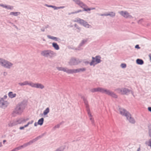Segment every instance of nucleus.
Here are the masks:
<instances>
[{
	"mask_svg": "<svg viewBox=\"0 0 151 151\" xmlns=\"http://www.w3.org/2000/svg\"><path fill=\"white\" fill-rule=\"evenodd\" d=\"M57 69L60 70H63L65 72H67L69 73H76L77 72H79L81 71H83L86 70L85 68H80L75 70H68L67 68H65L62 67H58Z\"/></svg>",
	"mask_w": 151,
	"mask_h": 151,
	"instance_id": "f257e3e1",
	"label": "nucleus"
},
{
	"mask_svg": "<svg viewBox=\"0 0 151 151\" xmlns=\"http://www.w3.org/2000/svg\"><path fill=\"white\" fill-rule=\"evenodd\" d=\"M24 108V106L22 105L17 106L14 112L16 114H21L23 112Z\"/></svg>",
	"mask_w": 151,
	"mask_h": 151,
	"instance_id": "f03ea898",
	"label": "nucleus"
},
{
	"mask_svg": "<svg viewBox=\"0 0 151 151\" xmlns=\"http://www.w3.org/2000/svg\"><path fill=\"white\" fill-rule=\"evenodd\" d=\"M0 63L2 66L7 68H9L12 65V64L11 63L2 59H0Z\"/></svg>",
	"mask_w": 151,
	"mask_h": 151,
	"instance_id": "7ed1b4c3",
	"label": "nucleus"
},
{
	"mask_svg": "<svg viewBox=\"0 0 151 151\" xmlns=\"http://www.w3.org/2000/svg\"><path fill=\"white\" fill-rule=\"evenodd\" d=\"M91 91L92 92L99 91L102 93H105L107 94L109 93V90L101 88H98L92 89L91 90Z\"/></svg>",
	"mask_w": 151,
	"mask_h": 151,
	"instance_id": "20e7f679",
	"label": "nucleus"
},
{
	"mask_svg": "<svg viewBox=\"0 0 151 151\" xmlns=\"http://www.w3.org/2000/svg\"><path fill=\"white\" fill-rule=\"evenodd\" d=\"M92 59V60L90 64L91 65H94L99 63L101 61L100 58L99 56H96L95 58L93 57Z\"/></svg>",
	"mask_w": 151,
	"mask_h": 151,
	"instance_id": "39448f33",
	"label": "nucleus"
},
{
	"mask_svg": "<svg viewBox=\"0 0 151 151\" xmlns=\"http://www.w3.org/2000/svg\"><path fill=\"white\" fill-rule=\"evenodd\" d=\"M31 86L37 88L42 89L44 88V86L40 83H34L32 82L29 83L28 84Z\"/></svg>",
	"mask_w": 151,
	"mask_h": 151,
	"instance_id": "423d86ee",
	"label": "nucleus"
},
{
	"mask_svg": "<svg viewBox=\"0 0 151 151\" xmlns=\"http://www.w3.org/2000/svg\"><path fill=\"white\" fill-rule=\"evenodd\" d=\"M41 54L44 56L48 57L53 55V52L50 50H44L41 52Z\"/></svg>",
	"mask_w": 151,
	"mask_h": 151,
	"instance_id": "0eeeda50",
	"label": "nucleus"
},
{
	"mask_svg": "<svg viewBox=\"0 0 151 151\" xmlns=\"http://www.w3.org/2000/svg\"><path fill=\"white\" fill-rule=\"evenodd\" d=\"M78 22L85 27L89 28L90 26L86 22L84 21L83 19H79L78 20Z\"/></svg>",
	"mask_w": 151,
	"mask_h": 151,
	"instance_id": "6e6552de",
	"label": "nucleus"
},
{
	"mask_svg": "<svg viewBox=\"0 0 151 151\" xmlns=\"http://www.w3.org/2000/svg\"><path fill=\"white\" fill-rule=\"evenodd\" d=\"M119 13L123 17L126 18H127L130 17H132V16L129 14V13L127 12L126 11H121L119 12Z\"/></svg>",
	"mask_w": 151,
	"mask_h": 151,
	"instance_id": "1a4fd4ad",
	"label": "nucleus"
},
{
	"mask_svg": "<svg viewBox=\"0 0 151 151\" xmlns=\"http://www.w3.org/2000/svg\"><path fill=\"white\" fill-rule=\"evenodd\" d=\"M119 112L121 115L125 116L126 117L129 114L127 111L123 108H119Z\"/></svg>",
	"mask_w": 151,
	"mask_h": 151,
	"instance_id": "9d476101",
	"label": "nucleus"
},
{
	"mask_svg": "<svg viewBox=\"0 0 151 151\" xmlns=\"http://www.w3.org/2000/svg\"><path fill=\"white\" fill-rule=\"evenodd\" d=\"M22 123L20 119H18L12 122H10L9 124V126L11 127L12 126L17 124H20Z\"/></svg>",
	"mask_w": 151,
	"mask_h": 151,
	"instance_id": "9b49d317",
	"label": "nucleus"
},
{
	"mask_svg": "<svg viewBox=\"0 0 151 151\" xmlns=\"http://www.w3.org/2000/svg\"><path fill=\"white\" fill-rule=\"evenodd\" d=\"M127 119H128L129 122L132 124H134L135 122L134 119L131 117V115L129 113L126 116Z\"/></svg>",
	"mask_w": 151,
	"mask_h": 151,
	"instance_id": "f8f14e48",
	"label": "nucleus"
},
{
	"mask_svg": "<svg viewBox=\"0 0 151 151\" xmlns=\"http://www.w3.org/2000/svg\"><path fill=\"white\" fill-rule=\"evenodd\" d=\"M118 92L122 94H124L129 92L128 90L125 88H123L121 89L118 90Z\"/></svg>",
	"mask_w": 151,
	"mask_h": 151,
	"instance_id": "ddd939ff",
	"label": "nucleus"
},
{
	"mask_svg": "<svg viewBox=\"0 0 151 151\" xmlns=\"http://www.w3.org/2000/svg\"><path fill=\"white\" fill-rule=\"evenodd\" d=\"M73 1L81 7L83 8L85 7V5L80 0H73Z\"/></svg>",
	"mask_w": 151,
	"mask_h": 151,
	"instance_id": "4468645a",
	"label": "nucleus"
},
{
	"mask_svg": "<svg viewBox=\"0 0 151 151\" xmlns=\"http://www.w3.org/2000/svg\"><path fill=\"white\" fill-rule=\"evenodd\" d=\"M115 14L113 12H111L108 14H104L101 15L102 16H110L111 17H113L115 16Z\"/></svg>",
	"mask_w": 151,
	"mask_h": 151,
	"instance_id": "2eb2a0df",
	"label": "nucleus"
},
{
	"mask_svg": "<svg viewBox=\"0 0 151 151\" xmlns=\"http://www.w3.org/2000/svg\"><path fill=\"white\" fill-rule=\"evenodd\" d=\"M53 47L56 50H58L59 49V47L58 45L56 43H53L52 44Z\"/></svg>",
	"mask_w": 151,
	"mask_h": 151,
	"instance_id": "dca6fc26",
	"label": "nucleus"
},
{
	"mask_svg": "<svg viewBox=\"0 0 151 151\" xmlns=\"http://www.w3.org/2000/svg\"><path fill=\"white\" fill-rule=\"evenodd\" d=\"M8 95L11 98H13L15 97L16 95L15 93L13 94L12 92H10L9 93Z\"/></svg>",
	"mask_w": 151,
	"mask_h": 151,
	"instance_id": "f3484780",
	"label": "nucleus"
},
{
	"mask_svg": "<svg viewBox=\"0 0 151 151\" xmlns=\"http://www.w3.org/2000/svg\"><path fill=\"white\" fill-rule=\"evenodd\" d=\"M88 114L89 115V116L90 118V120L91 121V122L93 123L94 122V120L93 119V118L92 116L91 115V113L89 111H88Z\"/></svg>",
	"mask_w": 151,
	"mask_h": 151,
	"instance_id": "a211bd4d",
	"label": "nucleus"
},
{
	"mask_svg": "<svg viewBox=\"0 0 151 151\" xmlns=\"http://www.w3.org/2000/svg\"><path fill=\"white\" fill-rule=\"evenodd\" d=\"M136 62L137 64L139 65H142L144 63L143 60L140 59H137L136 60Z\"/></svg>",
	"mask_w": 151,
	"mask_h": 151,
	"instance_id": "6ab92c4d",
	"label": "nucleus"
},
{
	"mask_svg": "<svg viewBox=\"0 0 151 151\" xmlns=\"http://www.w3.org/2000/svg\"><path fill=\"white\" fill-rule=\"evenodd\" d=\"M20 14V13L19 12H11L10 14V15H13L14 16H17L19 14Z\"/></svg>",
	"mask_w": 151,
	"mask_h": 151,
	"instance_id": "aec40b11",
	"label": "nucleus"
},
{
	"mask_svg": "<svg viewBox=\"0 0 151 151\" xmlns=\"http://www.w3.org/2000/svg\"><path fill=\"white\" fill-rule=\"evenodd\" d=\"M109 93L107 94L108 95H109L114 98H116L117 97V96L116 95L110 91H109Z\"/></svg>",
	"mask_w": 151,
	"mask_h": 151,
	"instance_id": "412c9836",
	"label": "nucleus"
},
{
	"mask_svg": "<svg viewBox=\"0 0 151 151\" xmlns=\"http://www.w3.org/2000/svg\"><path fill=\"white\" fill-rule=\"evenodd\" d=\"M44 121V119L43 118H41L40 119H39L38 122V124H39L40 125H41L42 124Z\"/></svg>",
	"mask_w": 151,
	"mask_h": 151,
	"instance_id": "4be33fe9",
	"label": "nucleus"
},
{
	"mask_svg": "<svg viewBox=\"0 0 151 151\" xmlns=\"http://www.w3.org/2000/svg\"><path fill=\"white\" fill-rule=\"evenodd\" d=\"M47 37L49 39H50L55 41H57L58 40L57 38L53 36H51L50 35H48Z\"/></svg>",
	"mask_w": 151,
	"mask_h": 151,
	"instance_id": "5701e85b",
	"label": "nucleus"
},
{
	"mask_svg": "<svg viewBox=\"0 0 151 151\" xmlns=\"http://www.w3.org/2000/svg\"><path fill=\"white\" fill-rule=\"evenodd\" d=\"M49 108H47L44 111L43 114L45 115L47 114L49 112Z\"/></svg>",
	"mask_w": 151,
	"mask_h": 151,
	"instance_id": "b1692460",
	"label": "nucleus"
},
{
	"mask_svg": "<svg viewBox=\"0 0 151 151\" xmlns=\"http://www.w3.org/2000/svg\"><path fill=\"white\" fill-rule=\"evenodd\" d=\"M28 84H29V82L27 81H26L23 83H19V84L20 86L26 85H28Z\"/></svg>",
	"mask_w": 151,
	"mask_h": 151,
	"instance_id": "393cba45",
	"label": "nucleus"
},
{
	"mask_svg": "<svg viewBox=\"0 0 151 151\" xmlns=\"http://www.w3.org/2000/svg\"><path fill=\"white\" fill-rule=\"evenodd\" d=\"M26 146V145H22V146H21L20 147H18L17 148H15L14 149V151H16V150H19L20 149H21L23 147H25Z\"/></svg>",
	"mask_w": 151,
	"mask_h": 151,
	"instance_id": "a878e982",
	"label": "nucleus"
},
{
	"mask_svg": "<svg viewBox=\"0 0 151 151\" xmlns=\"http://www.w3.org/2000/svg\"><path fill=\"white\" fill-rule=\"evenodd\" d=\"M33 121H32L31 122H28V123L27 124L24 125V128H25V127H28L29 124H32L33 123Z\"/></svg>",
	"mask_w": 151,
	"mask_h": 151,
	"instance_id": "bb28decb",
	"label": "nucleus"
},
{
	"mask_svg": "<svg viewBox=\"0 0 151 151\" xmlns=\"http://www.w3.org/2000/svg\"><path fill=\"white\" fill-rule=\"evenodd\" d=\"M83 9H84V10L85 11H90L91 10L94 9H95L94 8H92L91 9L89 8H84Z\"/></svg>",
	"mask_w": 151,
	"mask_h": 151,
	"instance_id": "cd10ccee",
	"label": "nucleus"
},
{
	"mask_svg": "<svg viewBox=\"0 0 151 151\" xmlns=\"http://www.w3.org/2000/svg\"><path fill=\"white\" fill-rule=\"evenodd\" d=\"M121 66L122 68H125L126 66V65L125 64L122 63L121 64Z\"/></svg>",
	"mask_w": 151,
	"mask_h": 151,
	"instance_id": "c85d7f7f",
	"label": "nucleus"
},
{
	"mask_svg": "<svg viewBox=\"0 0 151 151\" xmlns=\"http://www.w3.org/2000/svg\"><path fill=\"white\" fill-rule=\"evenodd\" d=\"M75 61V60H72L70 62V64L71 65H75V64L74 63H72L74 61Z\"/></svg>",
	"mask_w": 151,
	"mask_h": 151,
	"instance_id": "c756f323",
	"label": "nucleus"
},
{
	"mask_svg": "<svg viewBox=\"0 0 151 151\" xmlns=\"http://www.w3.org/2000/svg\"><path fill=\"white\" fill-rule=\"evenodd\" d=\"M81 12V10H78V11H76L74 12H73L72 13V14H75V13H78V12Z\"/></svg>",
	"mask_w": 151,
	"mask_h": 151,
	"instance_id": "7c9ffc66",
	"label": "nucleus"
},
{
	"mask_svg": "<svg viewBox=\"0 0 151 151\" xmlns=\"http://www.w3.org/2000/svg\"><path fill=\"white\" fill-rule=\"evenodd\" d=\"M13 7L11 6H8L7 9H13Z\"/></svg>",
	"mask_w": 151,
	"mask_h": 151,
	"instance_id": "2f4dec72",
	"label": "nucleus"
},
{
	"mask_svg": "<svg viewBox=\"0 0 151 151\" xmlns=\"http://www.w3.org/2000/svg\"><path fill=\"white\" fill-rule=\"evenodd\" d=\"M135 48L137 49H139L140 48L138 45H136L135 46Z\"/></svg>",
	"mask_w": 151,
	"mask_h": 151,
	"instance_id": "473e14b6",
	"label": "nucleus"
},
{
	"mask_svg": "<svg viewBox=\"0 0 151 151\" xmlns=\"http://www.w3.org/2000/svg\"><path fill=\"white\" fill-rule=\"evenodd\" d=\"M51 7L54 8L55 9H57V7L55 6H51Z\"/></svg>",
	"mask_w": 151,
	"mask_h": 151,
	"instance_id": "72a5a7b5",
	"label": "nucleus"
},
{
	"mask_svg": "<svg viewBox=\"0 0 151 151\" xmlns=\"http://www.w3.org/2000/svg\"><path fill=\"white\" fill-rule=\"evenodd\" d=\"M51 7L54 8L55 9H57V7L55 6H51Z\"/></svg>",
	"mask_w": 151,
	"mask_h": 151,
	"instance_id": "f704fd0d",
	"label": "nucleus"
},
{
	"mask_svg": "<svg viewBox=\"0 0 151 151\" xmlns=\"http://www.w3.org/2000/svg\"><path fill=\"white\" fill-rule=\"evenodd\" d=\"M51 7L54 8L55 9H57V7L55 6H51Z\"/></svg>",
	"mask_w": 151,
	"mask_h": 151,
	"instance_id": "c9c22d12",
	"label": "nucleus"
},
{
	"mask_svg": "<svg viewBox=\"0 0 151 151\" xmlns=\"http://www.w3.org/2000/svg\"><path fill=\"white\" fill-rule=\"evenodd\" d=\"M24 128V126H23V127H20L19 128V129L21 130H22V129H23Z\"/></svg>",
	"mask_w": 151,
	"mask_h": 151,
	"instance_id": "e433bc0d",
	"label": "nucleus"
},
{
	"mask_svg": "<svg viewBox=\"0 0 151 151\" xmlns=\"http://www.w3.org/2000/svg\"><path fill=\"white\" fill-rule=\"evenodd\" d=\"M148 110L151 112V107H149L148 108Z\"/></svg>",
	"mask_w": 151,
	"mask_h": 151,
	"instance_id": "4c0bfd02",
	"label": "nucleus"
},
{
	"mask_svg": "<svg viewBox=\"0 0 151 151\" xmlns=\"http://www.w3.org/2000/svg\"><path fill=\"white\" fill-rule=\"evenodd\" d=\"M64 7H63V6H61V7H58V9L63 8Z\"/></svg>",
	"mask_w": 151,
	"mask_h": 151,
	"instance_id": "58836bf2",
	"label": "nucleus"
},
{
	"mask_svg": "<svg viewBox=\"0 0 151 151\" xmlns=\"http://www.w3.org/2000/svg\"><path fill=\"white\" fill-rule=\"evenodd\" d=\"M0 6H2L4 7V5L3 4H1L0 5Z\"/></svg>",
	"mask_w": 151,
	"mask_h": 151,
	"instance_id": "ea45409f",
	"label": "nucleus"
},
{
	"mask_svg": "<svg viewBox=\"0 0 151 151\" xmlns=\"http://www.w3.org/2000/svg\"><path fill=\"white\" fill-rule=\"evenodd\" d=\"M140 147H139L138 148V149L137 151H140Z\"/></svg>",
	"mask_w": 151,
	"mask_h": 151,
	"instance_id": "a19ab883",
	"label": "nucleus"
},
{
	"mask_svg": "<svg viewBox=\"0 0 151 151\" xmlns=\"http://www.w3.org/2000/svg\"><path fill=\"white\" fill-rule=\"evenodd\" d=\"M7 6H8L6 5H4V7L7 9Z\"/></svg>",
	"mask_w": 151,
	"mask_h": 151,
	"instance_id": "79ce46f5",
	"label": "nucleus"
},
{
	"mask_svg": "<svg viewBox=\"0 0 151 151\" xmlns=\"http://www.w3.org/2000/svg\"><path fill=\"white\" fill-rule=\"evenodd\" d=\"M2 146V143L1 142H0V147H1Z\"/></svg>",
	"mask_w": 151,
	"mask_h": 151,
	"instance_id": "37998d69",
	"label": "nucleus"
},
{
	"mask_svg": "<svg viewBox=\"0 0 151 151\" xmlns=\"http://www.w3.org/2000/svg\"><path fill=\"white\" fill-rule=\"evenodd\" d=\"M37 125V123H35V126H36Z\"/></svg>",
	"mask_w": 151,
	"mask_h": 151,
	"instance_id": "c03bdc74",
	"label": "nucleus"
},
{
	"mask_svg": "<svg viewBox=\"0 0 151 151\" xmlns=\"http://www.w3.org/2000/svg\"><path fill=\"white\" fill-rule=\"evenodd\" d=\"M46 6H48V7H51V5H50V6H48V5H46Z\"/></svg>",
	"mask_w": 151,
	"mask_h": 151,
	"instance_id": "a18cd8bd",
	"label": "nucleus"
},
{
	"mask_svg": "<svg viewBox=\"0 0 151 151\" xmlns=\"http://www.w3.org/2000/svg\"><path fill=\"white\" fill-rule=\"evenodd\" d=\"M6 142V140H3V143H4L5 142Z\"/></svg>",
	"mask_w": 151,
	"mask_h": 151,
	"instance_id": "49530a36",
	"label": "nucleus"
},
{
	"mask_svg": "<svg viewBox=\"0 0 151 151\" xmlns=\"http://www.w3.org/2000/svg\"><path fill=\"white\" fill-rule=\"evenodd\" d=\"M1 101H3V99H1Z\"/></svg>",
	"mask_w": 151,
	"mask_h": 151,
	"instance_id": "de8ad7c7",
	"label": "nucleus"
},
{
	"mask_svg": "<svg viewBox=\"0 0 151 151\" xmlns=\"http://www.w3.org/2000/svg\"><path fill=\"white\" fill-rule=\"evenodd\" d=\"M83 100H84V99H84V98H83Z\"/></svg>",
	"mask_w": 151,
	"mask_h": 151,
	"instance_id": "09e8293b",
	"label": "nucleus"
},
{
	"mask_svg": "<svg viewBox=\"0 0 151 151\" xmlns=\"http://www.w3.org/2000/svg\"><path fill=\"white\" fill-rule=\"evenodd\" d=\"M85 103H86V101H85Z\"/></svg>",
	"mask_w": 151,
	"mask_h": 151,
	"instance_id": "8fccbe9b",
	"label": "nucleus"
},
{
	"mask_svg": "<svg viewBox=\"0 0 151 151\" xmlns=\"http://www.w3.org/2000/svg\"><path fill=\"white\" fill-rule=\"evenodd\" d=\"M14 150H13V151H14Z\"/></svg>",
	"mask_w": 151,
	"mask_h": 151,
	"instance_id": "3c124183",
	"label": "nucleus"
}]
</instances>
